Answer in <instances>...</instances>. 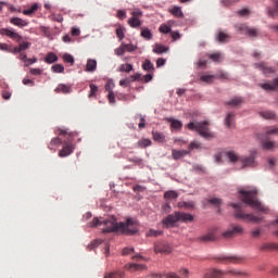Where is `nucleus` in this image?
Returning a JSON list of instances; mask_svg holds the SVG:
<instances>
[{"instance_id": "58", "label": "nucleus", "mask_w": 278, "mask_h": 278, "mask_svg": "<svg viewBox=\"0 0 278 278\" xmlns=\"http://www.w3.org/2000/svg\"><path fill=\"white\" fill-rule=\"evenodd\" d=\"M223 157H225V151L215 154V161L217 164H223Z\"/></svg>"}, {"instance_id": "60", "label": "nucleus", "mask_w": 278, "mask_h": 278, "mask_svg": "<svg viewBox=\"0 0 278 278\" xmlns=\"http://www.w3.org/2000/svg\"><path fill=\"white\" fill-rule=\"evenodd\" d=\"M30 46H31V43H29L27 41H24V42L18 45L20 51H27V49H29Z\"/></svg>"}, {"instance_id": "10", "label": "nucleus", "mask_w": 278, "mask_h": 278, "mask_svg": "<svg viewBox=\"0 0 278 278\" xmlns=\"http://www.w3.org/2000/svg\"><path fill=\"white\" fill-rule=\"evenodd\" d=\"M244 229L241 226H232L230 229L226 230L223 233V238H236V236L242 235Z\"/></svg>"}, {"instance_id": "53", "label": "nucleus", "mask_w": 278, "mask_h": 278, "mask_svg": "<svg viewBox=\"0 0 278 278\" xmlns=\"http://www.w3.org/2000/svg\"><path fill=\"white\" fill-rule=\"evenodd\" d=\"M178 207H186V210H192V207H194V203H192V202H179Z\"/></svg>"}, {"instance_id": "36", "label": "nucleus", "mask_w": 278, "mask_h": 278, "mask_svg": "<svg viewBox=\"0 0 278 278\" xmlns=\"http://www.w3.org/2000/svg\"><path fill=\"white\" fill-rule=\"evenodd\" d=\"M220 262H232V264H238L240 258L238 256H222L219 257Z\"/></svg>"}, {"instance_id": "39", "label": "nucleus", "mask_w": 278, "mask_h": 278, "mask_svg": "<svg viewBox=\"0 0 278 278\" xmlns=\"http://www.w3.org/2000/svg\"><path fill=\"white\" fill-rule=\"evenodd\" d=\"M143 71H148V73H153L155 71V67L153 66V63L151 61L146 60L142 64Z\"/></svg>"}, {"instance_id": "19", "label": "nucleus", "mask_w": 278, "mask_h": 278, "mask_svg": "<svg viewBox=\"0 0 278 278\" xmlns=\"http://www.w3.org/2000/svg\"><path fill=\"white\" fill-rule=\"evenodd\" d=\"M186 155H190V151L188 150H172V156L174 160H181L186 157Z\"/></svg>"}, {"instance_id": "15", "label": "nucleus", "mask_w": 278, "mask_h": 278, "mask_svg": "<svg viewBox=\"0 0 278 278\" xmlns=\"http://www.w3.org/2000/svg\"><path fill=\"white\" fill-rule=\"evenodd\" d=\"M10 23H11V25H15V27H20L21 29H23V27H27V25H29L28 21L23 20L21 17H11Z\"/></svg>"}, {"instance_id": "59", "label": "nucleus", "mask_w": 278, "mask_h": 278, "mask_svg": "<svg viewBox=\"0 0 278 278\" xmlns=\"http://www.w3.org/2000/svg\"><path fill=\"white\" fill-rule=\"evenodd\" d=\"M0 51H5L7 53H11L12 46H9L8 43H0Z\"/></svg>"}, {"instance_id": "11", "label": "nucleus", "mask_w": 278, "mask_h": 278, "mask_svg": "<svg viewBox=\"0 0 278 278\" xmlns=\"http://www.w3.org/2000/svg\"><path fill=\"white\" fill-rule=\"evenodd\" d=\"M172 252H173V248H170V245H168V243L164 241L156 242L154 244V253H164L165 255H168Z\"/></svg>"}, {"instance_id": "52", "label": "nucleus", "mask_w": 278, "mask_h": 278, "mask_svg": "<svg viewBox=\"0 0 278 278\" xmlns=\"http://www.w3.org/2000/svg\"><path fill=\"white\" fill-rule=\"evenodd\" d=\"M275 147V142L273 141H264L263 142V149L266 151H273V148Z\"/></svg>"}, {"instance_id": "5", "label": "nucleus", "mask_w": 278, "mask_h": 278, "mask_svg": "<svg viewBox=\"0 0 278 278\" xmlns=\"http://www.w3.org/2000/svg\"><path fill=\"white\" fill-rule=\"evenodd\" d=\"M190 131H198L199 136L205 138V140H212L214 138V134L210 131V122H190L187 125Z\"/></svg>"}, {"instance_id": "20", "label": "nucleus", "mask_w": 278, "mask_h": 278, "mask_svg": "<svg viewBox=\"0 0 278 278\" xmlns=\"http://www.w3.org/2000/svg\"><path fill=\"white\" fill-rule=\"evenodd\" d=\"M54 92L60 93L62 92L63 94H71L73 92V89L71 86L65 85V84H60L55 89Z\"/></svg>"}, {"instance_id": "25", "label": "nucleus", "mask_w": 278, "mask_h": 278, "mask_svg": "<svg viewBox=\"0 0 278 278\" xmlns=\"http://www.w3.org/2000/svg\"><path fill=\"white\" fill-rule=\"evenodd\" d=\"M263 118H266L267 121H276L277 114L273 111H263L260 113Z\"/></svg>"}, {"instance_id": "13", "label": "nucleus", "mask_w": 278, "mask_h": 278, "mask_svg": "<svg viewBox=\"0 0 278 278\" xmlns=\"http://www.w3.org/2000/svg\"><path fill=\"white\" fill-rule=\"evenodd\" d=\"M261 88L269 92H273L274 90H278V77L271 81L261 84Z\"/></svg>"}, {"instance_id": "46", "label": "nucleus", "mask_w": 278, "mask_h": 278, "mask_svg": "<svg viewBox=\"0 0 278 278\" xmlns=\"http://www.w3.org/2000/svg\"><path fill=\"white\" fill-rule=\"evenodd\" d=\"M194 149H198V150L202 149L201 142H199V141H191L187 151H189V153H190V151H194Z\"/></svg>"}, {"instance_id": "26", "label": "nucleus", "mask_w": 278, "mask_h": 278, "mask_svg": "<svg viewBox=\"0 0 278 278\" xmlns=\"http://www.w3.org/2000/svg\"><path fill=\"white\" fill-rule=\"evenodd\" d=\"M169 13L176 18H184V11L179 7H173V9H169Z\"/></svg>"}, {"instance_id": "4", "label": "nucleus", "mask_w": 278, "mask_h": 278, "mask_svg": "<svg viewBox=\"0 0 278 278\" xmlns=\"http://www.w3.org/2000/svg\"><path fill=\"white\" fill-rule=\"evenodd\" d=\"M192 220H194V216H192V214L175 212L174 214H169L166 218H164L162 220V225L168 229V227H175L177 223H192Z\"/></svg>"}, {"instance_id": "62", "label": "nucleus", "mask_w": 278, "mask_h": 278, "mask_svg": "<svg viewBox=\"0 0 278 278\" xmlns=\"http://www.w3.org/2000/svg\"><path fill=\"white\" fill-rule=\"evenodd\" d=\"M270 249H277L278 250V244L271 245V244H265L261 247V251H270Z\"/></svg>"}, {"instance_id": "9", "label": "nucleus", "mask_w": 278, "mask_h": 278, "mask_svg": "<svg viewBox=\"0 0 278 278\" xmlns=\"http://www.w3.org/2000/svg\"><path fill=\"white\" fill-rule=\"evenodd\" d=\"M0 34H1V36H7L8 38H11L12 40H16V42H21V40H23V36H21L16 31H14L13 28H1Z\"/></svg>"}, {"instance_id": "28", "label": "nucleus", "mask_w": 278, "mask_h": 278, "mask_svg": "<svg viewBox=\"0 0 278 278\" xmlns=\"http://www.w3.org/2000/svg\"><path fill=\"white\" fill-rule=\"evenodd\" d=\"M45 62H46V64H53V63L58 62V54H55L53 52H49L45 58Z\"/></svg>"}, {"instance_id": "2", "label": "nucleus", "mask_w": 278, "mask_h": 278, "mask_svg": "<svg viewBox=\"0 0 278 278\" xmlns=\"http://www.w3.org/2000/svg\"><path fill=\"white\" fill-rule=\"evenodd\" d=\"M240 199L243 203L251 205L253 210H257L258 212H263V214H268V208L266 205L262 204V202L257 201V190H240L239 191Z\"/></svg>"}, {"instance_id": "64", "label": "nucleus", "mask_w": 278, "mask_h": 278, "mask_svg": "<svg viewBox=\"0 0 278 278\" xmlns=\"http://www.w3.org/2000/svg\"><path fill=\"white\" fill-rule=\"evenodd\" d=\"M125 46L122 43L121 47H118L117 49H115V53L117 55H125Z\"/></svg>"}, {"instance_id": "56", "label": "nucleus", "mask_w": 278, "mask_h": 278, "mask_svg": "<svg viewBox=\"0 0 278 278\" xmlns=\"http://www.w3.org/2000/svg\"><path fill=\"white\" fill-rule=\"evenodd\" d=\"M240 0H222L223 5L229 8V5H236Z\"/></svg>"}, {"instance_id": "37", "label": "nucleus", "mask_w": 278, "mask_h": 278, "mask_svg": "<svg viewBox=\"0 0 278 278\" xmlns=\"http://www.w3.org/2000/svg\"><path fill=\"white\" fill-rule=\"evenodd\" d=\"M268 16H271V18H275V16H278V0H275L274 9L267 10Z\"/></svg>"}, {"instance_id": "24", "label": "nucleus", "mask_w": 278, "mask_h": 278, "mask_svg": "<svg viewBox=\"0 0 278 278\" xmlns=\"http://www.w3.org/2000/svg\"><path fill=\"white\" fill-rule=\"evenodd\" d=\"M178 197H179V194L177 193V191H166L164 193L165 201H167L169 203H170V201H177Z\"/></svg>"}, {"instance_id": "31", "label": "nucleus", "mask_w": 278, "mask_h": 278, "mask_svg": "<svg viewBox=\"0 0 278 278\" xmlns=\"http://www.w3.org/2000/svg\"><path fill=\"white\" fill-rule=\"evenodd\" d=\"M152 137L155 142H164L166 140V136L160 131H152Z\"/></svg>"}, {"instance_id": "51", "label": "nucleus", "mask_w": 278, "mask_h": 278, "mask_svg": "<svg viewBox=\"0 0 278 278\" xmlns=\"http://www.w3.org/2000/svg\"><path fill=\"white\" fill-rule=\"evenodd\" d=\"M225 275H233V277H242V275H244V273L242 271H238V269H230L228 271H224Z\"/></svg>"}, {"instance_id": "34", "label": "nucleus", "mask_w": 278, "mask_h": 278, "mask_svg": "<svg viewBox=\"0 0 278 278\" xmlns=\"http://www.w3.org/2000/svg\"><path fill=\"white\" fill-rule=\"evenodd\" d=\"M38 3H34L29 9H26L23 11V14L25 16H31V14H35V12H38Z\"/></svg>"}, {"instance_id": "14", "label": "nucleus", "mask_w": 278, "mask_h": 278, "mask_svg": "<svg viewBox=\"0 0 278 278\" xmlns=\"http://www.w3.org/2000/svg\"><path fill=\"white\" fill-rule=\"evenodd\" d=\"M254 66L258 68V71H262L264 75H270V73H275V67L268 66L265 62L255 63Z\"/></svg>"}, {"instance_id": "1", "label": "nucleus", "mask_w": 278, "mask_h": 278, "mask_svg": "<svg viewBox=\"0 0 278 278\" xmlns=\"http://www.w3.org/2000/svg\"><path fill=\"white\" fill-rule=\"evenodd\" d=\"M103 225L102 233H114L118 231L119 233H123L124 236H135V233H138V220L134 218H128L126 223H119L116 222V217L111 216L106 219L104 218H98L94 217L92 222L88 223V227H99Z\"/></svg>"}, {"instance_id": "27", "label": "nucleus", "mask_w": 278, "mask_h": 278, "mask_svg": "<svg viewBox=\"0 0 278 278\" xmlns=\"http://www.w3.org/2000/svg\"><path fill=\"white\" fill-rule=\"evenodd\" d=\"M126 268H128V270H147V265L130 263L126 265Z\"/></svg>"}, {"instance_id": "57", "label": "nucleus", "mask_w": 278, "mask_h": 278, "mask_svg": "<svg viewBox=\"0 0 278 278\" xmlns=\"http://www.w3.org/2000/svg\"><path fill=\"white\" fill-rule=\"evenodd\" d=\"M51 70L54 72V73H64V67L62 64H55L51 67Z\"/></svg>"}, {"instance_id": "41", "label": "nucleus", "mask_w": 278, "mask_h": 278, "mask_svg": "<svg viewBox=\"0 0 278 278\" xmlns=\"http://www.w3.org/2000/svg\"><path fill=\"white\" fill-rule=\"evenodd\" d=\"M141 36L144 40H151L153 38V34L149 28H141Z\"/></svg>"}, {"instance_id": "61", "label": "nucleus", "mask_w": 278, "mask_h": 278, "mask_svg": "<svg viewBox=\"0 0 278 278\" xmlns=\"http://www.w3.org/2000/svg\"><path fill=\"white\" fill-rule=\"evenodd\" d=\"M208 203H211L212 205H216V207H218V205H220V203H223V200H220L218 198H212L208 200Z\"/></svg>"}, {"instance_id": "47", "label": "nucleus", "mask_w": 278, "mask_h": 278, "mask_svg": "<svg viewBox=\"0 0 278 278\" xmlns=\"http://www.w3.org/2000/svg\"><path fill=\"white\" fill-rule=\"evenodd\" d=\"M159 31L161 34H170L172 33V28L170 26L166 25V24H162L160 27H159Z\"/></svg>"}, {"instance_id": "35", "label": "nucleus", "mask_w": 278, "mask_h": 278, "mask_svg": "<svg viewBox=\"0 0 278 278\" xmlns=\"http://www.w3.org/2000/svg\"><path fill=\"white\" fill-rule=\"evenodd\" d=\"M200 240L202 242H214V240H216V233L215 232H208L207 235L202 236L200 238Z\"/></svg>"}, {"instance_id": "8", "label": "nucleus", "mask_w": 278, "mask_h": 278, "mask_svg": "<svg viewBox=\"0 0 278 278\" xmlns=\"http://www.w3.org/2000/svg\"><path fill=\"white\" fill-rule=\"evenodd\" d=\"M255 155H257V151H253L250 156H241L239 162L242 168H254Z\"/></svg>"}, {"instance_id": "21", "label": "nucleus", "mask_w": 278, "mask_h": 278, "mask_svg": "<svg viewBox=\"0 0 278 278\" xmlns=\"http://www.w3.org/2000/svg\"><path fill=\"white\" fill-rule=\"evenodd\" d=\"M153 53H156V55H162V53H168V47L162 45V43H155L153 46Z\"/></svg>"}, {"instance_id": "43", "label": "nucleus", "mask_w": 278, "mask_h": 278, "mask_svg": "<svg viewBox=\"0 0 278 278\" xmlns=\"http://www.w3.org/2000/svg\"><path fill=\"white\" fill-rule=\"evenodd\" d=\"M138 147L140 149H147V147H151L152 142L150 139H141L137 142Z\"/></svg>"}, {"instance_id": "50", "label": "nucleus", "mask_w": 278, "mask_h": 278, "mask_svg": "<svg viewBox=\"0 0 278 278\" xmlns=\"http://www.w3.org/2000/svg\"><path fill=\"white\" fill-rule=\"evenodd\" d=\"M125 51H128V53H134L138 47L134 46L132 43H123Z\"/></svg>"}, {"instance_id": "22", "label": "nucleus", "mask_w": 278, "mask_h": 278, "mask_svg": "<svg viewBox=\"0 0 278 278\" xmlns=\"http://www.w3.org/2000/svg\"><path fill=\"white\" fill-rule=\"evenodd\" d=\"M85 71L86 73H94V71H97V60L94 59L87 60Z\"/></svg>"}, {"instance_id": "7", "label": "nucleus", "mask_w": 278, "mask_h": 278, "mask_svg": "<svg viewBox=\"0 0 278 278\" xmlns=\"http://www.w3.org/2000/svg\"><path fill=\"white\" fill-rule=\"evenodd\" d=\"M235 29L239 34H244L245 36H249L250 38H256L257 36V29L256 28H251L247 24H237L235 26Z\"/></svg>"}, {"instance_id": "44", "label": "nucleus", "mask_w": 278, "mask_h": 278, "mask_svg": "<svg viewBox=\"0 0 278 278\" xmlns=\"http://www.w3.org/2000/svg\"><path fill=\"white\" fill-rule=\"evenodd\" d=\"M121 73H131L134 71V65L132 64H122L119 67Z\"/></svg>"}, {"instance_id": "63", "label": "nucleus", "mask_w": 278, "mask_h": 278, "mask_svg": "<svg viewBox=\"0 0 278 278\" xmlns=\"http://www.w3.org/2000/svg\"><path fill=\"white\" fill-rule=\"evenodd\" d=\"M151 79H153V75L147 74L140 78V81H143L144 84H149V81H151Z\"/></svg>"}, {"instance_id": "55", "label": "nucleus", "mask_w": 278, "mask_h": 278, "mask_svg": "<svg viewBox=\"0 0 278 278\" xmlns=\"http://www.w3.org/2000/svg\"><path fill=\"white\" fill-rule=\"evenodd\" d=\"M63 60H64V62H66L67 64H75V59H74L73 55H71V54H64V55H63Z\"/></svg>"}, {"instance_id": "42", "label": "nucleus", "mask_w": 278, "mask_h": 278, "mask_svg": "<svg viewBox=\"0 0 278 278\" xmlns=\"http://www.w3.org/2000/svg\"><path fill=\"white\" fill-rule=\"evenodd\" d=\"M104 278H125V271H113L104 276Z\"/></svg>"}, {"instance_id": "16", "label": "nucleus", "mask_w": 278, "mask_h": 278, "mask_svg": "<svg viewBox=\"0 0 278 278\" xmlns=\"http://www.w3.org/2000/svg\"><path fill=\"white\" fill-rule=\"evenodd\" d=\"M225 157L229 160L231 164H236V162H240V157L236 151H224Z\"/></svg>"}, {"instance_id": "54", "label": "nucleus", "mask_w": 278, "mask_h": 278, "mask_svg": "<svg viewBox=\"0 0 278 278\" xmlns=\"http://www.w3.org/2000/svg\"><path fill=\"white\" fill-rule=\"evenodd\" d=\"M89 87H90L89 97H90V98L97 97V92H98V90H99V87H97V86L93 85V84H90Z\"/></svg>"}, {"instance_id": "49", "label": "nucleus", "mask_w": 278, "mask_h": 278, "mask_svg": "<svg viewBox=\"0 0 278 278\" xmlns=\"http://www.w3.org/2000/svg\"><path fill=\"white\" fill-rule=\"evenodd\" d=\"M135 118L140 119V123L138 124L139 129H144V127H147V121L144 119V116L137 115Z\"/></svg>"}, {"instance_id": "45", "label": "nucleus", "mask_w": 278, "mask_h": 278, "mask_svg": "<svg viewBox=\"0 0 278 278\" xmlns=\"http://www.w3.org/2000/svg\"><path fill=\"white\" fill-rule=\"evenodd\" d=\"M214 79H216V76H214V75H202L200 77V80L204 81L205 84H212L214 81Z\"/></svg>"}, {"instance_id": "23", "label": "nucleus", "mask_w": 278, "mask_h": 278, "mask_svg": "<svg viewBox=\"0 0 278 278\" xmlns=\"http://www.w3.org/2000/svg\"><path fill=\"white\" fill-rule=\"evenodd\" d=\"M233 121H236V114L233 112L228 113L225 118V125L226 127H228V129H231V127H233Z\"/></svg>"}, {"instance_id": "32", "label": "nucleus", "mask_w": 278, "mask_h": 278, "mask_svg": "<svg viewBox=\"0 0 278 278\" xmlns=\"http://www.w3.org/2000/svg\"><path fill=\"white\" fill-rule=\"evenodd\" d=\"M242 98H232L231 100L226 102V105H230L231 108H238V105H242Z\"/></svg>"}, {"instance_id": "48", "label": "nucleus", "mask_w": 278, "mask_h": 278, "mask_svg": "<svg viewBox=\"0 0 278 278\" xmlns=\"http://www.w3.org/2000/svg\"><path fill=\"white\" fill-rule=\"evenodd\" d=\"M162 233H163L162 230L150 229L147 236L152 238H157V236H162Z\"/></svg>"}, {"instance_id": "17", "label": "nucleus", "mask_w": 278, "mask_h": 278, "mask_svg": "<svg viewBox=\"0 0 278 278\" xmlns=\"http://www.w3.org/2000/svg\"><path fill=\"white\" fill-rule=\"evenodd\" d=\"M63 143L62 138L60 137H54L51 139V141L48 144V149L50 151H58V148Z\"/></svg>"}, {"instance_id": "38", "label": "nucleus", "mask_w": 278, "mask_h": 278, "mask_svg": "<svg viewBox=\"0 0 278 278\" xmlns=\"http://www.w3.org/2000/svg\"><path fill=\"white\" fill-rule=\"evenodd\" d=\"M210 60H212V62H223V53L220 52H214L208 54Z\"/></svg>"}, {"instance_id": "3", "label": "nucleus", "mask_w": 278, "mask_h": 278, "mask_svg": "<svg viewBox=\"0 0 278 278\" xmlns=\"http://www.w3.org/2000/svg\"><path fill=\"white\" fill-rule=\"evenodd\" d=\"M59 136H64L63 148L59 151V157H68L75 151V144L73 140L77 136V132H68L67 129H59L56 132Z\"/></svg>"}, {"instance_id": "29", "label": "nucleus", "mask_w": 278, "mask_h": 278, "mask_svg": "<svg viewBox=\"0 0 278 278\" xmlns=\"http://www.w3.org/2000/svg\"><path fill=\"white\" fill-rule=\"evenodd\" d=\"M167 122L170 123L172 129H181V127H184V124L178 119L169 117L167 118Z\"/></svg>"}, {"instance_id": "33", "label": "nucleus", "mask_w": 278, "mask_h": 278, "mask_svg": "<svg viewBox=\"0 0 278 278\" xmlns=\"http://www.w3.org/2000/svg\"><path fill=\"white\" fill-rule=\"evenodd\" d=\"M217 40L222 43L229 42V40H231V36L225 34L224 31H219L217 35Z\"/></svg>"}, {"instance_id": "40", "label": "nucleus", "mask_w": 278, "mask_h": 278, "mask_svg": "<svg viewBox=\"0 0 278 278\" xmlns=\"http://www.w3.org/2000/svg\"><path fill=\"white\" fill-rule=\"evenodd\" d=\"M268 136H278V127H268L265 130V138H268Z\"/></svg>"}, {"instance_id": "18", "label": "nucleus", "mask_w": 278, "mask_h": 278, "mask_svg": "<svg viewBox=\"0 0 278 278\" xmlns=\"http://www.w3.org/2000/svg\"><path fill=\"white\" fill-rule=\"evenodd\" d=\"M225 271L218 269H210L204 274V278H223Z\"/></svg>"}, {"instance_id": "12", "label": "nucleus", "mask_w": 278, "mask_h": 278, "mask_svg": "<svg viewBox=\"0 0 278 278\" xmlns=\"http://www.w3.org/2000/svg\"><path fill=\"white\" fill-rule=\"evenodd\" d=\"M105 90L108 93L109 103H116V96L114 94V81L108 80L105 85Z\"/></svg>"}, {"instance_id": "30", "label": "nucleus", "mask_w": 278, "mask_h": 278, "mask_svg": "<svg viewBox=\"0 0 278 278\" xmlns=\"http://www.w3.org/2000/svg\"><path fill=\"white\" fill-rule=\"evenodd\" d=\"M128 25L136 29L142 25V22L140 21V17H130L128 20Z\"/></svg>"}, {"instance_id": "6", "label": "nucleus", "mask_w": 278, "mask_h": 278, "mask_svg": "<svg viewBox=\"0 0 278 278\" xmlns=\"http://www.w3.org/2000/svg\"><path fill=\"white\" fill-rule=\"evenodd\" d=\"M235 207V218L239 220H243L244 223H254L255 225H260L262 223V217H257L253 214H247L244 211L240 210V204H232Z\"/></svg>"}]
</instances>
